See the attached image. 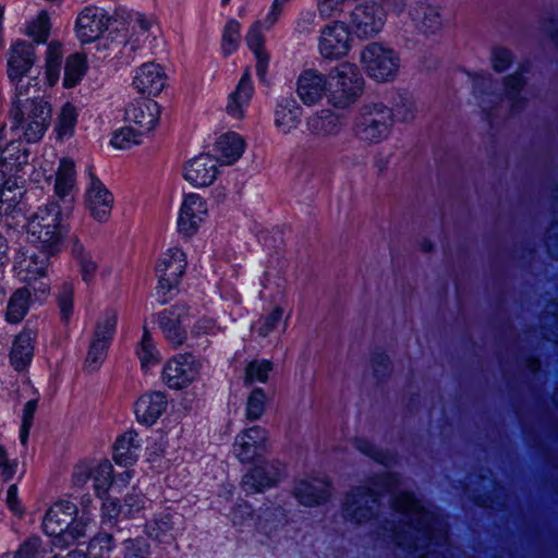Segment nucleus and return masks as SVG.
<instances>
[{
	"label": "nucleus",
	"mask_w": 558,
	"mask_h": 558,
	"mask_svg": "<svg viewBox=\"0 0 558 558\" xmlns=\"http://www.w3.org/2000/svg\"><path fill=\"white\" fill-rule=\"evenodd\" d=\"M308 131L317 136H330L340 133L342 117L330 109H322L307 119Z\"/></svg>",
	"instance_id": "72a5a7b5"
},
{
	"label": "nucleus",
	"mask_w": 558,
	"mask_h": 558,
	"mask_svg": "<svg viewBox=\"0 0 558 558\" xmlns=\"http://www.w3.org/2000/svg\"><path fill=\"white\" fill-rule=\"evenodd\" d=\"M373 487L357 486L348 492L341 504L343 517L353 523L367 522L376 515L372 506L361 505V499L367 498L378 504L385 493H393L400 485V474L393 471H386L375 474L368 480Z\"/></svg>",
	"instance_id": "f257e3e1"
},
{
	"label": "nucleus",
	"mask_w": 558,
	"mask_h": 558,
	"mask_svg": "<svg viewBox=\"0 0 558 558\" xmlns=\"http://www.w3.org/2000/svg\"><path fill=\"white\" fill-rule=\"evenodd\" d=\"M28 154H8L0 157V205L7 204L8 209H13L17 204V196H22L24 187V167L27 163Z\"/></svg>",
	"instance_id": "1a4fd4ad"
},
{
	"label": "nucleus",
	"mask_w": 558,
	"mask_h": 558,
	"mask_svg": "<svg viewBox=\"0 0 558 558\" xmlns=\"http://www.w3.org/2000/svg\"><path fill=\"white\" fill-rule=\"evenodd\" d=\"M158 325L165 338L174 344H182L186 339V330L180 314L172 308H166L158 315Z\"/></svg>",
	"instance_id": "58836bf2"
},
{
	"label": "nucleus",
	"mask_w": 558,
	"mask_h": 558,
	"mask_svg": "<svg viewBox=\"0 0 558 558\" xmlns=\"http://www.w3.org/2000/svg\"><path fill=\"white\" fill-rule=\"evenodd\" d=\"M89 70V63L86 53L73 52L66 56L63 68L62 86L65 89H72L78 86Z\"/></svg>",
	"instance_id": "f704fd0d"
},
{
	"label": "nucleus",
	"mask_w": 558,
	"mask_h": 558,
	"mask_svg": "<svg viewBox=\"0 0 558 558\" xmlns=\"http://www.w3.org/2000/svg\"><path fill=\"white\" fill-rule=\"evenodd\" d=\"M135 355L141 363V369L144 374H147L161 361V353L147 326L143 327L142 337L135 345Z\"/></svg>",
	"instance_id": "e433bc0d"
},
{
	"label": "nucleus",
	"mask_w": 558,
	"mask_h": 558,
	"mask_svg": "<svg viewBox=\"0 0 558 558\" xmlns=\"http://www.w3.org/2000/svg\"><path fill=\"white\" fill-rule=\"evenodd\" d=\"M78 121L76 107L66 101L57 117L53 133L58 142H64L73 137Z\"/></svg>",
	"instance_id": "79ce46f5"
},
{
	"label": "nucleus",
	"mask_w": 558,
	"mask_h": 558,
	"mask_svg": "<svg viewBox=\"0 0 558 558\" xmlns=\"http://www.w3.org/2000/svg\"><path fill=\"white\" fill-rule=\"evenodd\" d=\"M51 24L46 11H41L37 20L27 27V35L37 45L46 44L50 36Z\"/></svg>",
	"instance_id": "4d7b16f0"
},
{
	"label": "nucleus",
	"mask_w": 558,
	"mask_h": 558,
	"mask_svg": "<svg viewBox=\"0 0 558 558\" xmlns=\"http://www.w3.org/2000/svg\"><path fill=\"white\" fill-rule=\"evenodd\" d=\"M169 404L168 393L160 390H148L137 397L134 402L136 422L145 427L154 426L166 413Z\"/></svg>",
	"instance_id": "aec40b11"
},
{
	"label": "nucleus",
	"mask_w": 558,
	"mask_h": 558,
	"mask_svg": "<svg viewBox=\"0 0 558 558\" xmlns=\"http://www.w3.org/2000/svg\"><path fill=\"white\" fill-rule=\"evenodd\" d=\"M369 362L377 386L387 384L393 373V363L388 353L384 349H376L371 352Z\"/></svg>",
	"instance_id": "49530a36"
},
{
	"label": "nucleus",
	"mask_w": 558,
	"mask_h": 558,
	"mask_svg": "<svg viewBox=\"0 0 558 558\" xmlns=\"http://www.w3.org/2000/svg\"><path fill=\"white\" fill-rule=\"evenodd\" d=\"M56 302L60 312V320L66 326L74 313V288L72 283L64 282L56 293Z\"/></svg>",
	"instance_id": "3c124183"
},
{
	"label": "nucleus",
	"mask_w": 558,
	"mask_h": 558,
	"mask_svg": "<svg viewBox=\"0 0 558 558\" xmlns=\"http://www.w3.org/2000/svg\"><path fill=\"white\" fill-rule=\"evenodd\" d=\"M7 508L16 517L21 518L24 514V508L22 507L19 498V487L16 484H11L7 489Z\"/></svg>",
	"instance_id": "338daca9"
},
{
	"label": "nucleus",
	"mask_w": 558,
	"mask_h": 558,
	"mask_svg": "<svg viewBox=\"0 0 558 558\" xmlns=\"http://www.w3.org/2000/svg\"><path fill=\"white\" fill-rule=\"evenodd\" d=\"M367 76L376 82H391L400 69L399 53L380 43L368 44L361 52Z\"/></svg>",
	"instance_id": "9b49d317"
},
{
	"label": "nucleus",
	"mask_w": 558,
	"mask_h": 558,
	"mask_svg": "<svg viewBox=\"0 0 558 558\" xmlns=\"http://www.w3.org/2000/svg\"><path fill=\"white\" fill-rule=\"evenodd\" d=\"M416 27L425 35L436 34L442 26V15L439 5L425 1L417 2L410 12Z\"/></svg>",
	"instance_id": "473e14b6"
},
{
	"label": "nucleus",
	"mask_w": 558,
	"mask_h": 558,
	"mask_svg": "<svg viewBox=\"0 0 558 558\" xmlns=\"http://www.w3.org/2000/svg\"><path fill=\"white\" fill-rule=\"evenodd\" d=\"M160 105L151 98H136L125 108L124 120L144 134L156 128L160 119Z\"/></svg>",
	"instance_id": "5701e85b"
},
{
	"label": "nucleus",
	"mask_w": 558,
	"mask_h": 558,
	"mask_svg": "<svg viewBox=\"0 0 558 558\" xmlns=\"http://www.w3.org/2000/svg\"><path fill=\"white\" fill-rule=\"evenodd\" d=\"M52 256L37 246L20 248L14 256L13 270L21 281L32 286L37 280L47 277Z\"/></svg>",
	"instance_id": "dca6fc26"
},
{
	"label": "nucleus",
	"mask_w": 558,
	"mask_h": 558,
	"mask_svg": "<svg viewBox=\"0 0 558 558\" xmlns=\"http://www.w3.org/2000/svg\"><path fill=\"white\" fill-rule=\"evenodd\" d=\"M330 78L327 98L335 108H349L357 101L364 92V77L354 63H340L330 72Z\"/></svg>",
	"instance_id": "20e7f679"
},
{
	"label": "nucleus",
	"mask_w": 558,
	"mask_h": 558,
	"mask_svg": "<svg viewBox=\"0 0 558 558\" xmlns=\"http://www.w3.org/2000/svg\"><path fill=\"white\" fill-rule=\"evenodd\" d=\"M219 173V162L210 154H198L189 159L183 167V178L193 187L211 185Z\"/></svg>",
	"instance_id": "412c9836"
},
{
	"label": "nucleus",
	"mask_w": 558,
	"mask_h": 558,
	"mask_svg": "<svg viewBox=\"0 0 558 558\" xmlns=\"http://www.w3.org/2000/svg\"><path fill=\"white\" fill-rule=\"evenodd\" d=\"M526 84V77L519 73H511L502 78V86L513 113L522 111L526 105V98L521 94Z\"/></svg>",
	"instance_id": "37998d69"
},
{
	"label": "nucleus",
	"mask_w": 558,
	"mask_h": 558,
	"mask_svg": "<svg viewBox=\"0 0 558 558\" xmlns=\"http://www.w3.org/2000/svg\"><path fill=\"white\" fill-rule=\"evenodd\" d=\"M272 369L274 363L272 361L267 359L253 360L248 362L244 371L245 384H266L268 381L269 374Z\"/></svg>",
	"instance_id": "603ef678"
},
{
	"label": "nucleus",
	"mask_w": 558,
	"mask_h": 558,
	"mask_svg": "<svg viewBox=\"0 0 558 558\" xmlns=\"http://www.w3.org/2000/svg\"><path fill=\"white\" fill-rule=\"evenodd\" d=\"M230 515L234 525H243L253 519L254 508L250 501L240 499L232 506Z\"/></svg>",
	"instance_id": "e2e57ef3"
},
{
	"label": "nucleus",
	"mask_w": 558,
	"mask_h": 558,
	"mask_svg": "<svg viewBox=\"0 0 558 558\" xmlns=\"http://www.w3.org/2000/svg\"><path fill=\"white\" fill-rule=\"evenodd\" d=\"M122 558H150L151 547L147 538L137 536L122 542Z\"/></svg>",
	"instance_id": "5fc2aeb1"
},
{
	"label": "nucleus",
	"mask_w": 558,
	"mask_h": 558,
	"mask_svg": "<svg viewBox=\"0 0 558 558\" xmlns=\"http://www.w3.org/2000/svg\"><path fill=\"white\" fill-rule=\"evenodd\" d=\"M303 108L292 96L281 97L277 100L275 109V125L279 132L289 134L301 123Z\"/></svg>",
	"instance_id": "c756f323"
},
{
	"label": "nucleus",
	"mask_w": 558,
	"mask_h": 558,
	"mask_svg": "<svg viewBox=\"0 0 558 558\" xmlns=\"http://www.w3.org/2000/svg\"><path fill=\"white\" fill-rule=\"evenodd\" d=\"M241 24L235 19H230L223 27L221 36V53L225 58L231 57L240 47Z\"/></svg>",
	"instance_id": "09e8293b"
},
{
	"label": "nucleus",
	"mask_w": 558,
	"mask_h": 558,
	"mask_svg": "<svg viewBox=\"0 0 558 558\" xmlns=\"http://www.w3.org/2000/svg\"><path fill=\"white\" fill-rule=\"evenodd\" d=\"M69 233L68 217L57 202L40 206L35 217L28 222V236L37 248L48 254L58 255Z\"/></svg>",
	"instance_id": "7ed1b4c3"
},
{
	"label": "nucleus",
	"mask_w": 558,
	"mask_h": 558,
	"mask_svg": "<svg viewBox=\"0 0 558 558\" xmlns=\"http://www.w3.org/2000/svg\"><path fill=\"white\" fill-rule=\"evenodd\" d=\"M201 367L193 353H177L163 363L159 380L169 390L181 391L197 380Z\"/></svg>",
	"instance_id": "f8f14e48"
},
{
	"label": "nucleus",
	"mask_w": 558,
	"mask_h": 558,
	"mask_svg": "<svg viewBox=\"0 0 558 558\" xmlns=\"http://www.w3.org/2000/svg\"><path fill=\"white\" fill-rule=\"evenodd\" d=\"M257 240L264 248L272 252L282 251L286 246L284 242V226H272L264 228L257 233Z\"/></svg>",
	"instance_id": "864d4df0"
},
{
	"label": "nucleus",
	"mask_w": 558,
	"mask_h": 558,
	"mask_svg": "<svg viewBox=\"0 0 558 558\" xmlns=\"http://www.w3.org/2000/svg\"><path fill=\"white\" fill-rule=\"evenodd\" d=\"M246 464L241 486L247 495L264 494L277 487L286 474V465L278 459L264 458Z\"/></svg>",
	"instance_id": "9d476101"
},
{
	"label": "nucleus",
	"mask_w": 558,
	"mask_h": 558,
	"mask_svg": "<svg viewBox=\"0 0 558 558\" xmlns=\"http://www.w3.org/2000/svg\"><path fill=\"white\" fill-rule=\"evenodd\" d=\"M113 547V536L110 533L99 532L89 539L85 550H71L68 558H108Z\"/></svg>",
	"instance_id": "4c0bfd02"
},
{
	"label": "nucleus",
	"mask_w": 558,
	"mask_h": 558,
	"mask_svg": "<svg viewBox=\"0 0 558 558\" xmlns=\"http://www.w3.org/2000/svg\"><path fill=\"white\" fill-rule=\"evenodd\" d=\"M269 434L265 427L254 425L235 438L236 458L242 464L266 458Z\"/></svg>",
	"instance_id": "6ab92c4d"
},
{
	"label": "nucleus",
	"mask_w": 558,
	"mask_h": 558,
	"mask_svg": "<svg viewBox=\"0 0 558 558\" xmlns=\"http://www.w3.org/2000/svg\"><path fill=\"white\" fill-rule=\"evenodd\" d=\"M393 123L392 111L384 102L365 104L354 119L353 132L362 142L378 144L389 136Z\"/></svg>",
	"instance_id": "423d86ee"
},
{
	"label": "nucleus",
	"mask_w": 558,
	"mask_h": 558,
	"mask_svg": "<svg viewBox=\"0 0 558 558\" xmlns=\"http://www.w3.org/2000/svg\"><path fill=\"white\" fill-rule=\"evenodd\" d=\"M118 328L116 313H106L95 324L84 360V371L97 373L106 362Z\"/></svg>",
	"instance_id": "6e6552de"
},
{
	"label": "nucleus",
	"mask_w": 558,
	"mask_h": 558,
	"mask_svg": "<svg viewBox=\"0 0 558 558\" xmlns=\"http://www.w3.org/2000/svg\"><path fill=\"white\" fill-rule=\"evenodd\" d=\"M118 15L97 5H87L82 9L75 19V35L81 45H90L108 32L107 39L110 40V28L118 24Z\"/></svg>",
	"instance_id": "ddd939ff"
},
{
	"label": "nucleus",
	"mask_w": 558,
	"mask_h": 558,
	"mask_svg": "<svg viewBox=\"0 0 558 558\" xmlns=\"http://www.w3.org/2000/svg\"><path fill=\"white\" fill-rule=\"evenodd\" d=\"M354 33L342 21H333L325 26L319 37V52L325 59L339 60L351 50Z\"/></svg>",
	"instance_id": "f3484780"
},
{
	"label": "nucleus",
	"mask_w": 558,
	"mask_h": 558,
	"mask_svg": "<svg viewBox=\"0 0 558 558\" xmlns=\"http://www.w3.org/2000/svg\"><path fill=\"white\" fill-rule=\"evenodd\" d=\"M386 11L376 1H368L355 5L351 11L349 26L360 39L373 37L378 34L385 25Z\"/></svg>",
	"instance_id": "2eb2a0df"
},
{
	"label": "nucleus",
	"mask_w": 558,
	"mask_h": 558,
	"mask_svg": "<svg viewBox=\"0 0 558 558\" xmlns=\"http://www.w3.org/2000/svg\"><path fill=\"white\" fill-rule=\"evenodd\" d=\"M172 531L173 518L169 513L162 514L146 524V533L148 537L159 544L171 545L174 541Z\"/></svg>",
	"instance_id": "de8ad7c7"
},
{
	"label": "nucleus",
	"mask_w": 558,
	"mask_h": 558,
	"mask_svg": "<svg viewBox=\"0 0 558 558\" xmlns=\"http://www.w3.org/2000/svg\"><path fill=\"white\" fill-rule=\"evenodd\" d=\"M163 65L147 61L137 66L132 78L133 88L145 98L158 97L168 85Z\"/></svg>",
	"instance_id": "a211bd4d"
},
{
	"label": "nucleus",
	"mask_w": 558,
	"mask_h": 558,
	"mask_svg": "<svg viewBox=\"0 0 558 558\" xmlns=\"http://www.w3.org/2000/svg\"><path fill=\"white\" fill-rule=\"evenodd\" d=\"M69 252L75 265L78 268L82 281L89 286L95 281L98 263L94 259L92 253L85 247L77 236H71L69 240Z\"/></svg>",
	"instance_id": "7c9ffc66"
},
{
	"label": "nucleus",
	"mask_w": 558,
	"mask_h": 558,
	"mask_svg": "<svg viewBox=\"0 0 558 558\" xmlns=\"http://www.w3.org/2000/svg\"><path fill=\"white\" fill-rule=\"evenodd\" d=\"M85 204L90 216L98 222L110 218L113 207V194L95 173L89 174V184L85 192Z\"/></svg>",
	"instance_id": "4be33fe9"
},
{
	"label": "nucleus",
	"mask_w": 558,
	"mask_h": 558,
	"mask_svg": "<svg viewBox=\"0 0 558 558\" xmlns=\"http://www.w3.org/2000/svg\"><path fill=\"white\" fill-rule=\"evenodd\" d=\"M36 62L35 46L24 39L14 40L8 51L7 76L15 87L14 98L27 96L32 85H38V75L31 76L27 84H23V78L29 76ZM40 72L37 71V74Z\"/></svg>",
	"instance_id": "39448f33"
},
{
	"label": "nucleus",
	"mask_w": 558,
	"mask_h": 558,
	"mask_svg": "<svg viewBox=\"0 0 558 558\" xmlns=\"http://www.w3.org/2000/svg\"><path fill=\"white\" fill-rule=\"evenodd\" d=\"M245 44L253 54L267 51L265 48V37L258 21L250 26L245 35Z\"/></svg>",
	"instance_id": "680f3d73"
},
{
	"label": "nucleus",
	"mask_w": 558,
	"mask_h": 558,
	"mask_svg": "<svg viewBox=\"0 0 558 558\" xmlns=\"http://www.w3.org/2000/svg\"><path fill=\"white\" fill-rule=\"evenodd\" d=\"M267 396L263 388H254L246 401L245 417L246 420L254 422L262 417L265 412Z\"/></svg>",
	"instance_id": "6e6d98bb"
},
{
	"label": "nucleus",
	"mask_w": 558,
	"mask_h": 558,
	"mask_svg": "<svg viewBox=\"0 0 558 558\" xmlns=\"http://www.w3.org/2000/svg\"><path fill=\"white\" fill-rule=\"evenodd\" d=\"M255 58V71L256 76L258 78L259 84L262 85H268L269 80L267 77L268 69H269V62H270V54L268 51L254 53Z\"/></svg>",
	"instance_id": "69168bd1"
},
{
	"label": "nucleus",
	"mask_w": 558,
	"mask_h": 558,
	"mask_svg": "<svg viewBox=\"0 0 558 558\" xmlns=\"http://www.w3.org/2000/svg\"><path fill=\"white\" fill-rule=\"evenodd\" d=\"M186 267L187 256L180 246L169 247L160 255L156 265L158 277L156 293L161 304L169 303L179 292V286Z\"/></svg>",
	"instance_id": "0eeeda50"
},
{
	"label": "nucleus",
	"mask_w": 558,
	"mask_h": 558,
	"mask_svg": "<svg viewBox=\"0 0 558 558\" xmlns=\"http://www.w3.org/2000/svg\"><path fill=\"white\" fill-rule=\"evenodd\" d=\"M138 433L134 429L120 434L112 445V460L118 466L132 468L141 452Z\"/></svg>",
	"instance_id": "bb28decb"
},
{
	"label": "nucleus",
	"mask_w": 558,
	"mask_h": 558,
	"mask_svg": "<svg viewBox=\"0 0 558 558\" xmlns=\"http://www.w3.org/2000/svg\"><path fill=\"white\" fill-rule=\"evenodd\" d=\"M515 60L513 52L504 46H497L492 49L490 62L496 73H504L511 68Z\"/></svg>",
	"instance_id": "13d9d810"
},
{
	"label": "nucleus",
	"mask_w": 558,
	"mask_h": 558,
	"mask_svg": "<svg viewBox=\"0 0 558 558\" xmlns=\"http://www.w3.org/2000/svg\"><path fill=\"white\" fill-rule=\"evenodd\" d=\"M327 76L316 69H305L301 72L296 82V93L306 106L316 105L328 94Z\"/></svg>",
	"instance_id": "393cba45"
},
{
	"label": "nucleus",
	"mask_w": 558,
	"mask_h": 558,
	"mask_svg": "<svg viewBox=\"0 0 558 558\" xmlns=\"http://www.w3.org/2000/svg\"><path fill=\"white\" fill-rule=\"evenodd\" d=\"M208 215L207 203L197 193L185 194L179 208L177 231L183 242H190L199 231Z\"/></svg>",
	"instance_id": "4468645a"
},
{
	"label": "nucleus",
	"mask_w": 558,
	"mask_h": 558,
	"mask_svg": "<svg viewBox=\"0 0 558 558\" xmlns=\"http://www.w3.org/2000/svg\"><path fill=\"white\" fill-rule=\"evenodd\" d=\"M284 315V310L280 305H276L272 310L263 316L260 320V326L258 328V333L263 337H267L272 333L282 322Z\"/></svg>",
	"instance_id": "bf43d9fd"
},
{
	"label": "nucleus",
	"mask_w": 558,
	"mask_h": 558,
	"mask_svg": "<svg viewBox=\"0 0 558 558\" xmlns=\"http://www.w3.org/2000/svg\"><path fill=\"white\" fill-rule=\"evenodd\" d=\"M315 480L323 483L324 486L317 487L307 478H301L294 483L292 495L303 507L314 508L324 506L331 498V481L328 477Z\"/></svg>",
	"instance_id": "a878e982"
},
{
	"label": "nucleus",
	"mask_w": 558,
	"mask_h": 558,
	"mask_svg": "<svg viewBox=\"0 0 558 558\" xmlns=\"http://www.w3.org/2000/svg\"><path fill=\"white\" fill-rule=\"evenodd\" d=\"M88 520L78 517L77 506L69 500L54 502L45 513L43 532L56 547L65 548L85 535Z\"/></svg>",
	"instance_id": "f03ea898"
},
{
	"label": "nucleus",
	"mask_w": 558,
	"mask_h": 558,
	"mask_svg": "<svg viewBox=\"0 0 558 558\" xmlns=\"http://www.w3.org/2000/svg\"><path fill=\"white\" fill-rule=\"evenodd\" d=\"M95 496L99 499L109 497V490L113 487L114 470L111 462L107 459L101 460L94 466L92 476Z\"/></svg>",
	"instance_id": "c03bdc74"
},
{
	"label": "nucleus",
	"mask_w": 558,
	"mask_h": 558,
	"mask_svg": "<svg viewBox=\"0 0 558 558\" xmlns=\"http://www.w3.org/2000/svg\"><path fill=\"white\" fill-rule=\"evenodd\" d=\"M43 542L39 536L31 535L13 553V558H39Z\"/></svg>",
	"instance_id": "052dcab7"
},
{
	"label": "nucleus",
	"mask_w": 558,
	"mask_h": 558,
	"mask_svg": "<svg viewBox=\"0 0 558 558\" xmlns=\"http://www.w3.org/2000/svg\"><path fill=\"white\" fill-rule=\"evenodd\" d=\"M392 119L401 122L412 121L415 118V102L408 90H398L390 98Z\"/></svg>",
	"instance_id": "a18cd8bd"
},
{
	"label": "nucleus",
	"mask_w": 558,
	"mask_h": 558,
	"mask_svg": "<svg viewBox=\"0 0 558 558\" xmlns=\"http://www.w3.org/2000/svg\"><path fill=\"white\" fill-rule=\"evenodd\" d=\"M63 62V46L57 40L48 44L45 57L44 78L49 87H53L60 80Z\"/></svg>",
	"instance_id": "ea45409f"
},
{
	"label": "nucleus",
	"mask_w": 558,
	"mask_h": 558,
	"mask_svg": "<svg viewBox=\"0 0 558 558\" xmlns=\"http://www.w3.org/2000/svg\"><path fill=\"white\" fill-rule=\"evenodd\" d=\"M143 135L145 134L136 129L133 124H129L113 132L110 138V145L114 149H130L134 145L142 143Z\"/></svg>",
	"instance_id": "8fccbe9b"
},
{
	"label": "nucleus",
	"mask_w": 558,
	"mask_h": 558,
	"mask_svg": "<svg viewBox=\"0 0 558 558\" xmlns=\"http://www.w3.org/2000/svg\"><path fill=\"white\" fill-rule=\"evenodd\" d=\"M246 142L236 132L228 131L220 135L214 146L219 165H233L245 151Z\"/></svg>",
	"instance_id": "cd10ccee"
},
{
	"label": "nucleus",
	"mask_w": 558,
	"mask_h": 558,
	"mask_svg": "<svg viewBox=\"0 0 558 558\" xmlns=\"http://www.w3.org/2000/svg\"><path fill=\"white\" fill-rule=\"evenodd\" d=\"M13 108L12 116L14 123L17 128L23 129V137L27 143L39 142L47 130L46 120H33L25 117L24 111L21 107V98L16 101V98L12 99Z\"/></svg>",
	"instance_id": "c9c22d12"
},
{
	"label": "nucleus",
	"mask_w": 558,
	"mask_h": 558,
	"mask_svg": "<svg viewBox=\"0 0 558 558\" xmlns=\"http://www.w3.org/2000/svg\"><path fill=\"white\" fill-rule=\"evenodd\" d=\"M94 466L84 460L78 461L72 471L71 482L74 487H84L92 480Z\"/></svg>",
	"instance_id": "0e129e2a"
},
{
	"label": "nucleus",
	"mask_w": 558,
	"mask_h": 558,
	"mask_svg": "<svg viewBox=\"0 0 558 558\" xmlns=\"http://www.w3.org/2000/svg\"><path fill=\"white\" fill-rule=\"evenodd\" d=\"M37 340V330L28 326L14 337L9 354L10 365L17 373L26 372L34 359L35 343Z\"/></svg>",
	"instance_id": "b1692460"
},
{
	"label": "nucleus",
	"mask_w": 558,
	"mask_h": 558,
	"mask_svg": "<svg viewBox=\"0 0 558 558\" xmlns=\"http://www.w3.org/2000/svg\"><path fill=\"white\" fill-rule=\"evenodd\" d=\"M149 36H142V33L131 27V24L121 17L116 27L110 28V43L122 46L121 53L128 51L129 54L135 53L144 47Z\"/></svg>",
	"instance_id": "c85d7f7f"
},
{
	"label": "nucleus",
	"mask_w": 558,
	"mask_h": 558,
	"mask_svg": "<svg viewBox=\"0 0 558 558\" xmlns=\"http://www.w3.org/2000/svg\"><path fill=\"white\" fill-rule=\"evenodd\" d=\"M542 29L558 50V15H550L542 21Z\"/></svg>",
	"instance_id": "774afa93"
},
{
	"label": "nucleus",
	"mask_w": 558,
	"mask_h": 558,
	"mask_svg": "<svg viewBox=\"0 0 558 558\" xmlns=\"http://www.w3.org/2000/svg\"><path fill=\"white\" fill-rule=\"evenodd\" d=\"M254 93L250 69L247 68L241 75L235 89L229 95L227 111L236 119L243 118L245 109L248 107Z\"/></svg>",
	"instance_id": "2f4dec72"
},
{
	"label": "nucleus",
	"mask_w": 558,
	"mask_h": 558,
	"mask_svg": "<svg viewBox=\"0 0 558 558\" xmlns=\"http://www.w3.org/2000/svg\"><path fill=\"white\" fill-rule=\"evenodd\" d=\"M32 304V293L27 287L16 289L10 296L5 311V320L10 324L21 323Z\"/></svg>",
	"instance_id": "a19ab883"
}]
</instances>
